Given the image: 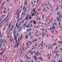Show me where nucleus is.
Returning <instances> with one entry per match:
<instances>
[{
  "instance_id": "603ef678",
  "label": "nucleus",
  "mask_w": 62,
  "mask_h": 62,
  "mask_svg": "<svg viewBox=\"0 0 62 62\" xmlns=\"http://www.w3.org/2000/svg\"><path fill=\"white\" fill-rule=\"evenodd\" d=\"M14 47H15V48H16V45L15 46H15H14Z\"/></svg>"
},
{
  "instance_id": "de8ad7c7",
  "label": "nucleus",
  "mask_w": 62,
  "mask_h": 62,
  "mask_svg": "<svg viewBox=\"0 0 62 62\" xmlns=\"http://www.w3.org/2000/svg\"><path fill=\"white\" fill-rule=\"evenodd\" d=\"M27 31H30V30L28 29H27Z\"/></svg>"
},
{
  "instance_id": "f8f14e48",
  "label": "nucleus",
  "mask_w": 62,
  "mask_h": 62,
  "mask_svg": "<svg viewBox=\"0 0 62 62\" xmlns=\"http://www.w3.org/2000/svg\"><path fill=\"white\" fill-rule=\"evenodd\" d=\"M25 37L26 38H25V39H26L28 38V36H25Z\"/></svg>"
},
{
  "instance_id": "c9c22d12",
  "label": "nucleus",
  "mask_w": 62,
  "mask_h": 62,
  "mask_svg": "<svg viewBox=\"0 0 62 62\" xmlns=\"http://www.w3.org/2000/svg\"><path fill=\"white\" fill-rule=\"evenodd\" d=\"M34 14L33 13H32L31 16H34Z\"/></svg>"
},
{
  "instance_id": "6ab92c4d",
  "label": "nucleus",
  "mask_w": 62,
  "mask_h": 62,
  "mask_svg": "<svg viewBox=\"0 0 62 62\" xmlns=\"http://www.w3.org/2000/svg\"><path fill=\"white\" fill-rule=\"evenodd\" d=\"M8 1L9 2H10V0H7V2H8Z\"/></svg>"
},
{
  "instance_id": "a878e982",
  "label": "nucleus",
  "mask_w": 62,
  "mask_h": 62,
  "mask_svg": "<svg viewBox=\"0 0 62 62\" xmlns=\"http://www.w3.org/2000/svg\"><path fill=\"white\" fill-rule=\"evenodd\" d=\"M25 10L24 11V12H25V11H26V9H25Z\"/></svg>"
},
{
  "instance_id": "473e14b6",
  "label": "nucleus",
  "mask_w": 62,
  "mask_h": 62,
  "mask_svg": "<svg viewBox=\"0 0 62 62\" xmlns=\"http://www.w3.org/2000/svg\"><path fill=\"white\" fill-rule=\"evenodd\" d=\"M28 46H29V44H28L27 45V48H29V47H28Z\"/></svg>"
},
{
  "instance_id": "c756f323",
  "label": "nucleus",
  "mask_w": 62,
  "mask_h": 62,
  "mask_svg": "<svg viewBox=\"0 0 62 62\" xmlns=\"http://www.w3.org/2000/svg\"><path fill=\"white\" fill-rule=\"evenodd\" d=\"M2 41H3V42H4V40H3L2 39H0Z\"/></svg>"
},
{
  "instance_id": "6e6552de",
  "label": "nucleus",
  "mask_w": 62,
  "mask_h": 62,
  "mask_svg": "<svg viewBox=\"0 0 62 62\" xmlns=\"http://www.w3.org/2000/svg\"><path fill=\"white\" fill-rule=\"evenodd\" d=\"M22 27H20V29H19V31H18V32H20V30H21V29H22Z\"/></svg>"
},
{
  "instance_id": "ddd939ff",
  "label": "nucleus",
  "mask_w": 62,
  "mask_h": 62,
  "mask_svg": "<svg viewBox=\"0 0 62 62\" xmlns=\"http://www.w3.org/2000/svg\"><path fill=\"white\" fill-rule=\"evenodd\" d=\"M55 26H53L52 28V30H53V29H55Z\"/></svg>"
},
{
  "instance_id": "dca6fc26",
  "label": "nucleus",
  "mask_w": 62,
  "mask_h": 62,
  "mask_svg": "<svg viewBox=\"0 0 62 62\" xmlns=\"http://www.w3.org/2000/svg\"><path fill=\"white\" fill-rule=\"evenodd\" d=\"M29 19H31V17L30 16L29 17Z\"/></svg>"
},
{
  "instance_id": "f03ea898",
  "label": "nucleus",
  "mask_w": 62,
  "mask_h": 62,
  "mask_svg": "<svg viewBox=\"0 0 62 62\" xmlns=\"http://www.w3.org/2000/svg\"><path fill=\"white\" fill-rule=\"evenodd\" d=\"M18 23L17 22L16 25V27H17V29H19V27H20V26H19L18 25Z\"/></svg>"
},
{
  "instance_id": "72a5a7b5",
  "label": "nucleus",
  "mask_w": 62,
  "mask_h": 62,
  "mask_svg": "<svg viewBox=\"0 0 62 62\" xmlns=\"http://www.w3.org/2000/svg\"><path fill=\"white\" fill-rule=\"evenodd\" d=\"M24 13H23L21 15V16H22V15H24Z\"/></svg>"
},
{
  "instance_id": "49530a36",
  "label": "nucleus",
  "mask_w": 62,
  "mask_h": 62,
  "mask_svg": "<svg viewBox=\"0 0 62 62\" xmlns=\"http://www.w3.org/2000/svg\"><path fill=\"white\" fill-rule=\"evenodd\" d=\"M18 44H17V48H18Z\"/></svg>"
},
{
  "instance_id": "13d9d810",
  "label": "nucleus",
  "mask_w": 62,
  "mask_h": 62,
  "mask_svg": "<svg viewBox=\"0 0 62 62\" xmlns=\"http://www.w3.org/2000/svg\"><path fill=\"white\" fill-rule=\"evenodd\" d=\"M55 32H56L57 33H58V32L57 31H55Z\"/></svg>"
},
{
  "instance_id": "4c0bfd02",
  "label": "nucleus",
  "mask_w": 62,
  "mask_h": 62,
  "mask_svg": "<svg viewBox=\"0 0 62 62\" xmlns=\"http://www.w3.org/2000/svg\"><path fill=\"white\" fill-rule=\"evenodd\" d=\"M7 37L8 38H9V36H8V35H7Z\"/></svg>"
},
{
  "instance_id": "4468645a",
  "label": "nucleus",
  "mask_w": 62,
  "mask_h": 62,
  "mask_svg": "<svg viewBox=\"0 0 62 62\" xmlns=\"http://www.w3.org/2000/svg\"><path fill=\"white\" fill-rule=\"evenodd\" d=\"M11 23H10L8 26V28H9V27H10V25H11Z\"/></svg>"
},
{
  "instance_id": "79ce46f5",
  "label": "nucleus",
  "mask_w": 62,
  "mask_h": 62,
  "mask_svg": "<svg viewBox=\"0 0 62 62\" xmlns=\"http://www.w3.org/2000/svg\"><path fill=\"white\" fill-rule=\"evenodd\" d=\"M58 6H59V4H57V7H58Z\"/></svg>"
},
{
  "instance_id": "bf43d9fd",
  "label": "nucleus",
  "mask_w": 62,
  "mask_h": 62,
  "mask_svg": "<svg viewBox=\"0 0 62 62\" xmlns=\"http://www.w3.org/2000/svg\"><path fill=\"white\" fill-rule=\"evenodd\" d=\"M0 42L1 43V44H2V41H0Z\"/></svg>"
},
{
  "instance_id": "58836bf2",
  "label": "nucleus",
  "mask_w": 62,
  "mask_h": 62,
  "mask_svg": "<svg viewBox=\"0 0 62 62\" xmlns=\"http://www.w3.org/2000/svg\"><path fill=\"white\" fill-rule=\"evenodd\" d=\"M51 32H52V33H54V31H51Z\"/></svg>"
},
{
  "instance_id": "9d476101",
  "label": "nucleus",
  "mask_w": 62,
  "mask_h": 62,
  "mask_svg": "<svg viewBox=\"0 0 62 62\" xmlns=\"http://www.w3.org/2000/svg\"><path fill=\"white\" fill-rule=\"evenodd\" d=\"M5 1H4L2 4V5H1V7H2V5H4L5 4Z\"/></svg>"
},
{
  "instance_id": "c03bdc74",
  "label": "nucleus",
  "mask_w": 62,
  "mask_h": 62,
  "mask_svg": "<svg viewBox=\"0 0 62 62\" xmlns=\"http://www.w3.org/2000/svg\"><path fill=\"white\" fill-rule=\"evenodd\" d=\"M2 34V33H1V31H0V35H1V34Z\"/></svg>"
},
{
  "instance_id": "7c9ffc66",
  "label": "nucleus",
  "mask_w": 62,
  "mask_h": 62,
  "mask_svg": "<svg viewBox=\"0 0 62 62\" xmlns=\"http://www.w3.org/2000/svg\"><path fill=\"white\" fill-rule=\"evenodd\" d=\"M6 18L3 21H4V22H5V21H6Z\"/></svg>"
},
{
  "instance_id": "f3484780",
  "label": "nucleus",
  "mask_w": 62,
  "mask_h": 62,
  "mask_svg": "<svg viewBox=\"0 0 62 62\" xmlns=\"http://www.w3.org/2000/svg\"><path fill=\"white\" fill-rule=\"evenodd\" d=\"M9 23H7L6 25L5 26V27H6V26H8V24Z\"/></svg>"
},
{
  "instance_id": "bb28decb",
  "label": "nucleus",
  "mask_w": 62,
  "mask_h": 62,
  "mask_svg": "<svg viewBox=\"0 0 62 62\" xmlns=\"http://www.w3.org/2000/svg\"><path fill=\"white\" fill-rule=\"evenodd\" d=\"M8 20H9V19L8 18V20L6 21V23H7V22H8Z\"/></svg>"
},
{
  "instance_id": "b1692460",
  "label": "nucleus",
  "mask_w": 62,
  "mask_h": 62,
  "mask_svg": "<svg viewBox=\"0 0 62 62\" xmlns=\"http://www.w3.org/2000/svg\"><path fill=\"white\" fill-rule=\"evenodd\" d=\"M59 13H60V12H58V13L57 14V15H59Z\"/></svg>"
},
{
  "instance_id": "39448f33",
  "label": "nucleus",
  "mask_w": 62,
  "mask_h": 62,
  "mask_svg": "<svg viewBox=\"0 0 62 62\" xmlns=\"http://www.w3.org/2000/svg\"><path fill=\"white\" fill-rule=\"evenodd\" d=\"M24 23V21H23V20H22L20 23L19 24V25H20L21 24V23Z\"/></svg>"
},
{
  "instance_id": "c85d7f7f",
  "label": "nucleus",
  "mask_w": 62,
  "mask_h": 62,
  "mask_svg": "<svg viewBox=\"0 0 62 62\" xmlns=\"http://www.w3.org/2000/svg\"><path fill=\"white\" fill-rule=\"evenodd\" d=\"M6 11L4 10V13H6Z\"/></svg>"
},
{
  "instance_id": "3c124183",
  "label": "nucleus",
  "mask_w": 62,
  "mask_h": 62,
  "mask_svg": "<svg viewBox=\"0 0 62 62\" xmlns=\"http://www.w3.org/2000/svg\"><path fill=\"white\" fill-rule=\"evenodd\" d=\"M26 57V58H27V59H28V56H27Z\"/></svg>"
},
{
  "instance_id": "864d4df0",
  "label": "nucleus",
  "mask_w": 62,
  "mask_h": 62,
  "mask_svg": "<svg viewBox=\"0 0 62 62\" xmlns=\"http://www.w3.org/2000/svg\"><path fill=\"white\" fill-rule=\"evenodd\" d=\"M0 37H1H1H2V35H0Z\"/></svg>"
},
{
  "instance_id": "6e6d98bb",
  "label": "nucleus",
  "mask_w": 62,
  "mask_h": 62,
  "mask_svg": "<svg viewBox=\"0 0 62 62\" xmlns=\"http://www.w3.org/2000/svg\"><path fill=\"white\" fill-rule=\"evenodd\" d=\"M26 27H29V26L27 25Z\"/></svg>"
},
{
  "instance_id": "7ed1b4c3",
  "label": "nucleus",
  "mask_w": 62,
  "mask_h": 62,
  "mask_svg": "<svg viewBox=\"0 0 62 62\" xmlns=\"http://www.w3.org/2000/svg\"><path fill=\"white\" fill-rule=\"evenodd\" d=\"M14 39L16 41H17V36L15 34L14 36Z\"/></svg>"
},
{
  "instance_id": "4d7b16f0",
  "label": "nucleus",
  "mask_w": 62,
  "mask_h": 62,
  "mask_svg": "<svg viewBox=\"0 0 62 62\" xmlns=\"http://www.w3.org/2000/svg\"><path fill=\"white\" fill-rule=\"evenodd\" d=\"M28 53H31V51H28Z\"/></svg>"
},
{
  "instance_id": "2eb2a0df",
  "label": "nucleus",
  "mask_w": 62,
  "mask_h": 62,
  "mask_svg": "<svg viewBox=\"0 0 62 62\" xmlns=\"http://www.w3.org/2000/svg\"><path fill=\"white\" fill-rule=\"evenodd\" d=\"M6 27H4L3 29V31H4V30H5V29H6Z\"/></svg>"
},
{
  "instance_id": "09e8293b",
  "label": "nucleus",
  "mask_w": 62,
  "mask_h": 62,
  "mask_svg": "<svg viewBox=\"0 0 62 62\" xmlns=\"http://www.w3.org/2000/svg\"><path fill=\"white\" fill-rule=\"evenodd\" d=\"M57 49V46L55 48V50H56Z\"/></svg>"
},
{
  "instance_id": "37998d69",
  "label": "nucleus",
  "mask_w": 62,
  "mask_h": 62,
  "mask_svg": "<svg viewBox=\"0 0 62 62\" xmlns=\"http://www.w3.org/2000/svg\"><path fill=\"white\" fill-rule=\"evenodd\" d=\"M54 45H56V43H55L54 44Z\"/></svg>"
},
{
  "instance_id": "69168bd1",
  "label": "nucleus",
  "mask_w": 62,
  "mask_h": 62,
  "mask_svg": "<svg viewBox=\"0 0 62 62\" xmlns=\"http://www.w3.org/2000/svg\"><path fill=\"white\" fill-rule=\"evenodd\" d=\"M31 54H33V52H32V53H31Z\"/></svg>"
},
{
  "instance_id": "20e7f679",
  "label": "nucleus",
  "mask_w": 62,
  "mask_h": 62,
  "mask_svg": "<svg viewBox=\"0 0 62 62\" xmlns=\"http://www.w3.org/2000/svg\"><path fill=\"white\" fill-rule=\"evenodd\" d=\"M20 16V14H19L18 16L17 17V19H18V20H17V22H19V20H20V18L19 19V17Z\"/></svg>"
},
{
  "instance_id": "052dcab7",
  "label": "nucleus",
  "mask_w": 62,
  "mask_h": 62,
  "mask_svg": "<svg viewBox=\"0 0 62 62\" xmlns=\"http://www.w3.org/2000/svg\"><path fill=\"white\" fill-rule=\"evenodd\" d=\"M22 17L20 18V20H21V19H22Z\"/></svg>"
},
{
  "instance_id": "a211bd4d",
  "label": "nucleus",
  "mask_w": 62,
  "mask_h": 62,
  "mask_svg": "<svg viewBox=\"0 0 62 62\" xmlns=\"http://www.w3.org/2000/svg\"><path fill=\"white\" fill-rule=\"evenodd\" d=\"M53 20V18H52L51 20H50V22H52V20Z\"/></svg>"
},
{
  "instance_id": "680f3d73",
  "label": "nucleus",
  "mask_w": 62,
  "mask_h": 62,
  "mask_svg": "<svg viewBox=\"0 0 62 62\" xmlns=\"http://www.w3.org/2000/svg\"><path fill=\"white\" fill-rule=\"evenodd\" d=\"M39 0H37V2H39Z\"/></svg>"
},
{
  "instance_id": "f257e3e1",
  "label": "nucleus",
  "mask_w": 62,
  "mask_h": 62,
  "mask_svg": "<svg viewBox=\"0 0 62 62\" xmlns=\"http://www.w3.org/2000/svg\"><path fill=\"white\" fill-rule=\"evenodd\" d=\"M29 16V14H27L26 17L25 18L24 20H27V19H28V17Z\"/></svg>"
},
{
  "instance_id": "393cba45",
  "label": "nucleus",
  "mask_w": 62,
  "mask_h": 62,
  "mask_svg": "<svg viewBox=\"0 0 62 62\" xmlns=\"http://www.w3.org/2000/svg\"><path fill=\"white\" fill-rule=\"evenodd\" d=\"M60 18H59H59H58V21H59V22L60 21V20H59V19H60Z\"/></svg>"
},
{
  "instance_id": "cd10ccee",
  "label": "nucleus",
  "mask_w": 62,
  "mask_h": 62,
  "mask_svg": "<svg viewBox=\"0 0 62 62\" xmlns=\"http://www.w3.org/2000/svg\"><path fill=\"white\" fill-rule=\"evenodd\" d=\"M24 8H25L24 7H23V10H24Z\"/></svg>"
},
{
  "instance_id": "e433bc0d",
  "label": "nucleus",
  "mask_w": 62,
  "mask_h": 62,
  "mask_svg": "<svg viewBox=\"0 0 62 62\" xmlns=\"http://www.w3.org/2000/svg\"><path fill=\"white\" fill-rule=\"evenodd\" d=\"M36 9V8H35L33 10V11H34Z\"/></svg>"
},
{
  "instance_id": "f704fd0d",
  "label": "nucleus",
  "mask_w": 62,
  "mask_h": 62,
  "mask_svg": "<svg viewBox=\"0 0 62 62\" xmlns=\"http://www.w3.org/2000/svg\"><path fill=\"white\" fill-rule=\"evenodd\" d=\"M33 37L32 36H31V39H32V38H33Z\"/></svg>"
},
{
  "instance_id": "5701e85b",
  "label": "nucleus",
  "mask_w": 62,
  "mask_h": 62,
  "mask_svg": "<svg viewBox=\"0 0 62 62\" xmlns=\"http://www.w3.org/2000/svg\"><path fill=\"white\" fill-rule=\"evenodd\" d=\"M46 35V33H42V35Z\"/></svg>"
},
{
  "instance_id": "423d86ee",
  "label": "nucleus",
  "mask_w": 62,
  "mask_h": 62,
  "mask_svg": "<svg viewBox=\"0 0 62 62\" xmlns=\"http://www.w3.org/2000/svg\"><path fill=\"white\" fill-rule=\"evenodd\" d=\"M27 0H26V1H25V3H24L25 5H26V6L27 5Z\"/></svg>"
},
{
  "instance_id": "2f4dec72",
  "label": "nucleus",
  "mask_w": 62,
  "mask_h": 62,
  "mask_svg": "<svg viewBox=\"0 0 62 62\" xmlns=\"http://www.w3.org/2000/svg\"><path fill=\"white\" fill-rule=\"evenodd\" d=\"M41 19V18H38V19H37L38 20H40V19Z\"/></svg>"
},
{
  "instance_id": "5fc2aeb1",
  "label": "nucleus",
  "mask_w": 62,
  "mask_h": 62,
  "mask_svg": "<svg viewBox=\"0 0 62 62\" xmlns=\"http://www.w3.org/2000/svg\"><path fill=\"white\" fill-rule=\"evenodd\" d=\"M20 9H19L18 10V11H20Z\"/></svg>"
},
{
  "instance_id": "e2e57ef3",
  "label": "nucleus",
  "mask_w": 62,
  "mask_h": 62,
  "mask_svg": "<svg viewBox=\"0 0 62 62\" xmlns=\"http://www.w3.org/2000/svg\"><path fill=\"white\" fill-rule=\"evenodd\" d=\"M31 23H30L29 24V25H31Z\"/></svg>"
},
{
  "instance_id": "9b49d317",
  "label": "nucleus",
  "mask_w": 62,
  "mask_h": 62,
  "mask_svg": "<svg viewBox=\"0 0 62 62\" xmlns=\"http://www.w3.org/2000/svg\"><path fill=\"white\" fill-rule=\"evenodd\" d=\"M16 31V29H15L14 30L13 34L15 33Z\"/></svg>"
},
{
  "instance_id": "338daca9",
  "label": "nucleus",
  "mask_w": 62,
  "mask_h": 62,
  "mask_svg": "<svg viewBox=\"0 0 62 62\" xmlns=\"http://www.w3.org/2000/svg\"><path fill=\"white\" fill-rule=\"evenodd\" d=\"M10 40L11 41V42H12V40L11 39H10Z\"/></svg>"
},
{
  "instance_id": "a19ab883",
  "label": "nucleus",
  "mask_w": 62,
  "mask_h": 62,
  "mask_svg": "<svg viewBox=\"0 0 62 62\" xmlns=\"http://www.w3.org/2000/svg\"><path fill=\"white\" fill-rule=\"evenodd\" d=\"M19 33H17V36H19Z\"/></svg>"
},
{
  "instance_id": "ea45409f",
  "label": "nucleus",
  "mask_w": 62,
  "mask_h": 62,
  "mask_svg": "<svg viewBox=\"0 0 62 62\" xmlns=\"http://www.w3.org/2000/svg\"><path fill=\"white\" fill-rule=\"evenodd\" d=\"M34 41H37V39L34 40Z\"/></svg>"
},
{
  "instance_id": "aec40b11",
  "label": "nucleus",
  "mask_w": 62,
  "mask_h": 62,
  "mask_svg": "<svg viewBox=\"0 0 62 62\" xmlns=\"http://www.w3.org/2000/svg\"><path fill=\"white\" fill-rule=\"evenodd\" d=\"M2 54H3V52H2L0 53V55H2Z\"/></svg>"
},
{
  "instance_id": "8fccbe9b",
  "label": "nucleus",
  "mask_w": 62,
  "mask_h": 62,
  "mask_svg": "<svg viewBox=\"0 0 62 62\" xmlns=\"http://www.w3.org/2000/svg\"><path fill=\"white\" fill-rule=\"evenodd\" d=\"M6 8H4V10L6 11Z\"/></svg>"
},
{
  "instance_id": "a18cd8bd",
  "label": "nucleus",
  "mask_w": 62,
  "mask_h": 62,
  "mask_svg": "<svg viewBox=\"0 0 62 62\" xmlns=\"http://www.w3.org/2000/svg\"><path fill=\"white\" fill-rule=\"evenodd\" d=\"M58 43H60H60H61V42H58Z\"/></svg>"
},
{
  "instance_id": "412c9836",
  "label": "nucleus",
  "mask_w": 62,
  "mask_h": 62,
  "mask_svg": "<svg viewBox=\"0 0 62 62\" xmlns=\"http://www.w3.org/2000/svg\"><path fill=\"white\" fill-rule=\"evenodd\" d=\"M40 58L41 61H42V60H43V59H42V58H41V57H40Z\"/></svg>"
},
{
  "instance_id": "774afa93",
  "label": "nucleus",
  "mask_w": 62,
  "mask_h": 62,
  "mask_svg": "<svg viewBox=\"0 0 62 62\" xmlns=\"http://www.w3.org/2000/svg\"><path fill=\"white\" fill-rule=\"evenodd\" d=\"M45 5H46V4H45V3H44V6H45Z\"/></svg>"
},
{
  "instance_id": "0eeeda50",
  "label": "nucleus",
  "mask_w": 62,
  "mask_h": 62,
  "mask_svg": "<svg viewBox=\"0 0 62 62\" xmlns=\"http://www.w3.org/2000/svg\"><path fill=\"white\" fill-rule=\"evenodd\" d=\"M33 21V23L34 24H36V20H34Z\"/></svg>"
},
{
  "instance_id": "1a4fd4ad",
  "label": "nucleus",
  "mask_w": 62,
  "mask_h": 62,
  "mask_svg": "<svg viewBox=\"0 0 62 62\" xmlns=\"http://www.w3.org/2000/svg\"><path fill=\"white\" fill-rule=\"evenodd\" d=\"M33 58H36L37 59H38L37 58V57L35 55V56L33 57Z\"/></svg>"
},
{
  "instance_id": "4be33fe9",
  "label": "nucleus",
  "mask_w": 62,
  "mask_h": 62,
  "mask_svg": "<svg viewBox=\"0 0 62 62\" xmlns=\"http://www.w3.org/2000/svg\"><path fill=\"white\" fill-rule=\"evenodd\" d=\"M23 35H21V36L20 37V38L22 39V38H23Z\"/></svg>"
},
{
  "instance_id": "0e129e2a",
  "label": "nucleus",
  "mask_w": 62,
  "mask_h": 62,
  "mask_svg": "<svg viewBox=\"0 0 62 62\" xmlns=\"http://www.w3.org/2000/svg\"><path fill=\"white\" fill-rule=\"evenodd\" d=\"M45 33H48V31H46V32H45Z\"/></svg>"
}]
</instances>
